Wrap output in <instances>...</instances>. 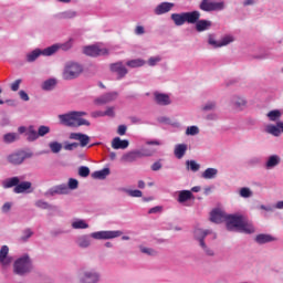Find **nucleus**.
Here are the masks:
<instances>
[{
  "instance_id": "nucleus-1",
  "label": "nucleus",
  "mask_w": 283,
  "mask_h": 283,
  "mask_svg": "<svg viewBox=\"0 0 283 283\" xmlns=\"http://www.w3.org/2000/svg\"><path fill=\"white\" fill-rule=\"evenodd\" d=\"M72 43H73V40H69L66 43L53 44L44 49L43 51L35 49L31 53L27 54V61L28 63H34V61L39 59L41 54H43V56H52V54H56L59 50H64V51L71 50Z\"/></svg>"
},
{
  "instance_id": "nucleus-2",
  "label": "nucleus",
  "mask_w": 283,
  "mask_h": 283,
  "mask_svg": "<svg viewBox=\"0 0 283 283\" xmlns=\"http://www.w3.org/2000/svg\"><path fill=\"white\" fill-rule=\"evenodd\" d=\"M83 116H87V113L73 111L59 115V120L61 125H64L65 127H81L83 125L90 127V122L83 118Z\"/></svg>"
},
{
  "instance_id": "nucleus-3",
  "label": "nucleus",
  "mask_w": 283,
  "mask_h": 283,
  "mask_svg": "<svg viewBox=\"0 0 283 283\" xmlns=\"http://www.w3.org/2000/svg\"><path fill=\"white\" fill-rule=\"evenodd\" d=\"M200 19V11H192V12H182V13H172L171 20L174 21L175 25H185L186 23H198Z\"/></svg>"
},
{
  "instance_id": "nucleus-4",
  "label": "nucleus",
  "mask_w": 283,
  "mask_h": 283,
  "mask_svg": "<svg viewBox=\"0 0 283 283\" xmlns=\"http://www.w3.org/2000/svg\"><path fill=\"white\" fill-rule=\"evenodd\" d=\"M13 271L17 275H25V273H30L32 271V261L30 256L24 255L18 259L13 264Z\"/></svg>"
},
{
  "instance_id": "nucleus-5",
  "label": "nucleus",
  "mask_w": 283,
  "mask_h": 283,
  "mask_svg": "<svg viewBox=\"0 0 283 283\" xmlns=\"http://www.w3.org/2000/svg\"><path fill=\"white\" fill-rule=\"evenodd\" d=\"M82 72L83 66H81V64L72 63L65 67L62 76L65 81H72V78L81 76Z\"/></svg>"
},
{
  "instance_id": "nucleus-6",
  "label": "nucleus",
  "mask_w": 283,
  "mask_h": 283,
  "mask_svg": "<svg viewBox=\"0 0 283 283\" xmlns=\"http://www.w3.org/2000/svg\"><path fill=\"white\" fill-rule=\"evenodd\" d=\"M211 233V230H202L196 229L195 230V238L199 241L200 247L203 249L205 253L208 255H213V250L207 248V243H205V238Z\"/></svg>"
},
{
  "instance_id": "nucleus-7",
  "label": "nucleus",
  "mask_w": 283,
  "mask_h": 283,
  "mask_svg": "<svg viewBox=\"0 0 283 283\" xmlns=\"http://www.w3.org/2000/svg\"><path fill=\"white\" fill-rule=\"evenodd\" d=\"M199 8L203 12H216L218 10H224V2H214L212 0H202Z\"/></svg>"
},
{
  "instance_id": "nucleus-8",
  "label": "nucleus",
  "mask_w": 283,
  "mask_h": 283,
  "mask_svg": "<svg viewBox=\"0 0 283 283\" xmlns=\"http://www.w3.org/2000/svg\"><path fill=\"white\" fill-rule=\"evenodd\" d=\"M123 235V231L115 230V231H98L93 232L91 234L94 240H114V238H120Z\"/></svg>"
},
{
  "instance_id": "nucleus-9",
  "label": "nucleus",
  "mask_w": 283,
  "mask_h": 283,
  "mask_svg": "<svg viewBox=\"0 0 283 283\" xmlns=\"http://www.w3.org/2000/svg\"><path fill=\"white\" fill-rule=\"evenodd\" d=\"M244 221V217L235 216V214H228L226 222L228 231H233V229H240L242 227V222Z\"/></svg>"
},
{
  "instance_id": "nucleus-10",
  "label": "nucleus",
  "mask_w": 283,
  "mask_h": 283,
  "mask_svg": "<svg viewBox=\"0 0 283 283\" xmlns=\"http://www.w3.org/2000/svg\"><path fill=\"white\" fill-rule=\"evenodd\" d=\"M25 158H32V154H28L25 151H18L7 157L8 163H10V165H22Z\"/></svg>"
},
{
  "instance_id": "nucleus-11",
  "label": "nucleus",
  "mask_w": 283,
  "mask_h": 283,
  "mask_svg": "<svg viewBox=\"0 0 283 283\" xmlns=\"http://www.w3.org/2000/svg\"><path fill=\"white\" fill-rule=\"evenodd\" d=\"M84 54L86 56H106V54H109V51L98 45H90L84 48Z\"/></svg>"
},
{
  "instance_id": "nucleus-12",
  "label": "nucleus",
  "mask_w": 283,
  "mask_h": 283,
  "mask_svg": "<svg viewBox=\"0 0 283 283\" xmlns=\"http://www.w3.org/2000/svg\"><path fill=\"white\" fill-rule=\"evenodd\" d=\"M99 280L98 272L94 270H86L81 275V282L82 283H96Z\"/></svg>"
},
{
  "instance_id": "nucleus-13",
  "label": "nucleus",
  "mask_w": 283,
  "mask_h": 283,
  "mask_svg": "<svg viewBox=\"0 0 283 283\" xmlns=\"http://www.w3.org/2000/svg\"><path fill=\"white\" fill-rule=\"evenodd\" d=\"M69 138L70 140H78L80 147H87V145H90V136L83 133H71Z\"/></svg>"
},
{
  "instance_id": "nucleus-14",
  "label": "nucleus",
  "mask_w": 283,
  "mask_h": 283,
  "mask_svg": "<svg viewBox=\"0 0 283 283\" xmlns=\"http://www.w3.org/2000/svg\"><path fill=\"white\" fill-rule=\"evenodd\" d=\"M117 98H118L117 92L106 93L95 99V105H107V103H112V101H116Z\"/></svg>"
},
{
  "instance_id": "nucleus-15",
  "label": "nucleus",
  "mask_w": 283,
  "mask_h": 283,
  "mask_svg": "<svg viewBox=\"0 0 283 283\" xmlns=\"http://www.w3.org/2000/svg\"><path fill=\"white\" fill-rule=\"evenodd\" d=\"M8 253H10V248L2 245L0 249V264L2 266H10L12 264V258L8 256Z\"/></svg>"
},
{
  "instance_id": "nucleus-16",
  "label": "nucleus",
  "mask_w": 283,
  "mask_h": 283,
  "mask_svg": "<svg viewBox=\"0 0 283 283\" xmlns=\"http://www.w3.org/2000/svg\"><path fill=\"white\" fill-rule=\"evenodd\" d=\"M208 43L210 45H213V48H224V45H229V43H233V36L231 35H227L224 38H222V40L220 42L216 41V39H213V36H209Z\"/></svg>"
},
{
  "instance_id": "nucleus-17",
  "label": "nucleus",
  "mask_w": 283,
  "mask_h": 283,
  "mask_svg": "<svg viewBox=\"0 0 283 283\" xmlns=\"http://www.w3.org/2000/svg\"><path fill=\"white\" fill-rule=\"evenodd\" d=\"M227 217L228 214L221 210H212L210 213V220L216 224H220L221 222H227Z\"/></svg>"
},
{
  "instance_id": "nucleus-18",
  "label": "nucleus",
  "mask_w": 283,
  "mask_h": 283,
  "mask_svg": "<svg viewBox=\"0 0 283 283\" xmlns=\"http://www.w3.org/2000/svg\"><path fill=\"white\" fill-rule=\"evenodd\" d=\"M111 71L118 75V78H123L127 74V67L123 65V62L111 64Z\"/></svg>"
},
{
  "instance_id": "nucleus-19",
  "label": "nucleus",
  "mask_w": 283,
  "mask_h": 283,
  "mask_svg": "<svg viewBox=\"0 0 283 283\" xmlns=\"http://www.w3.org/2000/svg\"><path fill=\"white\" fill-rule=\"evenodd\" d=\"M171 8H174V3L171 2H163L155 9V14H167V12H171Z\"/></svg>"
},
{
  "instance_id": "nucleus-20",
  "label": "nucleus",
  "mask_w": 283,
  "mask_h": 283,
  "mask_svg": "<svg viewBox=\"0 0 283 283\" xmlns=\"http://www.w3.org/2000/svg\"><path fill=\"white\" fill-rule=\"evenodd\" d=\"M112 147L113 149H127V147H129V140L120 139V137H115L112 140Z\"/></svg>"
},
{
  "instance_id": "nucleus-21",
  "label": "nucleus",
  "mask_w": 283,
  "mask_h": 283,
  "mask_svg": "<svg viewBox=\"0 0 283 283\" xmlns=\"http://www.w3.org/2000/svg\"><path fill=\"white\" fill-rule=\"evenodd\" d=\"M70 191V188L66 185H60V186H55L53 187L49 193L50 196H63L65 193H67Z\"/></svg>"
},
{
  "instance_id": "nucleus-22",
  "label": "nucleus",
  "mask_w": 283,
  "mask_h": 283,
  "mask_svg": "<svg viewBox=\"0 0 283 283\" xmlns=\"http://www.w3.org/2000/svg\"><path fill=\"white\" fill-rule=\"evenodd\" d=\"M29 189H32V182L30 181H20L17 187H14V193H25Z\"/></svg>"
},
{
  "instance_id": "nucleus-23",
  "label": "nucleus",
  "mask_w": 283,
  "mask_h": 283,
  "mask_svg": "<svg viewBox=\"0 0 283 283\" xmlns=\"http://www.w3.org/2000/svg\"><path fill=\"white\" fill-rule=\"evenodd\" d=\"M19 182H21L19 177L8 178L2 182V187L3 189H12V187L19 186Z\"/></svg>"
},
{
  "instance_id": "nucleus-24",
  "label": "nucleus",
  "mask_w": 283,
  "mask_h": 283,
  "mask_svg": "<svg viewBox=\"0 0 283 283\" xmlns=\"http://www.w3.org/2000/svg\"><path fill=\"white\" fill-rule=\"evenodd\" d=\"M155 101L157 105H169L171 103L169 95L163 93H155Z\"/></svg>"
},
{
  "instance_id": "nucleus-25",
  "label": "nucleus",
  "mask_w": 283,
  "mask_h": 283,
  "mask_svg": "<svg viewBox=\"0 0 283 283\" xmlns=\"http://www.w3.org/2000/svg\"><path fill=\"white\" fill-rule=\"evenodd\" d=\"M195 23L197 32H205V30H209L211 28V21L209 20H197Z\"/></svg>"
},
{
  "instance_id": "nucleus-26",
  "label": "nucleus",
  "mask_w": 283,
  "mask_h": 283,
  "mask_svg": "<svg viewBox=\"0 0 283 283\" xmlns=\"http://www.w3.org/2000/svg\"><path fill=\"white\" fill-rule=\"evenodd\" d=\"M239 231L241 233H255V228L253 227V224L247 222V219H243V221L239 228Z\"/></svg>"
},
{
  "instance_id": "nucleus-27",
  "label": "nucleus",
  "mask_w": 283,
  "mask_h": 283,
  "mask_svg": "<svg viewBox=\"0 0 283 283\" xmlns=\"http://www.w3.org/2000/svg\"><path fill=\"white\" fill-rule=\"evenodd\" d=\"M185 154H187V145L186 144H178L175 147V156L179 160L185 157Z\"/></svg>"
},
{
  "instance_id": "nucleus-28",
  "label": "nucleus",
  "mask_w": 283,
  "mask_h": 283,
  "mask_svg": "<svg viewBox=\"0 0 283 283\" xmlns=\"http://www.w3.org/2000/svg\"><path fill=\"white\" fill-rule=\"evenodd\" d=\"M275 238L271 234H258L255 238V242L258 244H266L268 242H274Z\"/></svg>"
},
{
  "instance_id": "nucleus-29",
  "label": "nucleus",
  "mask_w": 283,
  "mask_h": 283,
  "mask_svg": "<svg viewBox=\"0 0 283 283\" xmlns=\"http://www.w3.org/2000/svg\"><path fill=\"white\" fill-rule=\"evenodd\" d=\"M109 176V168H104L92 174V178L97 180H105Z\"/></svg>"
},
{
  "instance_id": "nucleus-30",
  "label": "nucleus",
  "mask_w": 283,
  "mask_h": 283,
  "mask_svg": "<svg viewBox=\"0 0 283 283\" xmlns=\"http://www.w3.org/2000/svg\"><path fill=\"white\" fill-rule=\"evenodd\" d=\"M191 198H193L191 190H181L178 196V202H187V200H191Z\"/></svg>"
},
{
  "instance_id": "nucleus-31",
  "label": "nucleus",
  "mask_w": 283,
  "mask_h": 283,
  "mask_svg": "<svg viewBox=\"0 0 283 283\" xmlns=\"http://www.w3.org/2000/svg\"><path fill=\"white\" fill-rule=\"evenodd\" d=\"M277 165H280V156L272 155L269 157L265 167L266 169H273V167H277Z\"/></svg>"
},
{
  "instance_id": "nucleus-32",
  "label": "nucleus",
  "mask_w": 283,
  "mask_h": 283,
  "mask_svg": "<svg viewBox=\"0 0 283 283\" xmlns=\"http://www.w3.org/2000/svg\"><path fill=\"white\" fill-rule=\"evenodd\" d=\"M202 178H205V180H212V178H216V176H218V169L216 168H208L202 172Z\"/></svg>"
},
{
  "instance_id": "nucleus-33",
  "label": "nucleus",
  "mask_w": 283,
  "mask_h": 283,
  "mask_svg": "<svg viewBox=\"0 0 283 283\" xmlns=\"http://www.w3.org/2000/svg\"><path fill=\"white\" fill-rule=\"evenodd\" d=\"M54 87H56V80L54 78L46 80L42 84V90H44V92H52Z\"/></svg>"
},
{
  "instance_id": "nucleus-34",
  "label": "nucleus",
  "mask_w": 283,
  "mask_h": 283,
  "mask_svg": "<svg viewBox=\"0 0 283 283\" xmlns=\"http://www.w3.org/2000/svg\"><path fill=\"white\" fill-rule=\"evenodd\" d=\"M232 103L234 107H237V109H242L247 107V99L239 96L233 97Z\"/></svg>"
},
{
  "instance_id": "nucleus-35",
  "label": "nucleus",
  "mask_w": 283,
  "mask_h": 283,
  "mask_svg": "<svg viewBox=\"0 0 283 283\" xmlns=\"http://www.w3.org/2000/svg\"><path fill=\"white\" fill-rule=\"evenodd\" d=\"M15 140H19V135L17 133H9L3 136V143L7 145L14 143Z\"/></svg>"
},
{
  "instance_id": "nucleus-36",
  "label": "nucleus",
  "mask_w": 283,
  "mask_h": 283,
  "mask_svg": "<svg viewBox=\"0 0 283 283\" xmlns=\"http://www.w3.org/2000/svg\"><path fill=\"white\" fill-rule=\"evenodd\" d=\"M265 132H266L268 134H271L272 136H280V134H281V130H280V128L277 127V124H276V125H268V126L265 127Z\"/></svg>"
},
{
  "instance_id": "nucleus-37",
  "label": "nucleus",
  "mask_w": 283,
  "mask_h": 283,
  "mask_svg": "<svg viewBox=\"0 0 283 283\" xmlns=\"http://www.w3.org/2000/svg\"><path fill=\"white\" fill-rule=\"evenodd\" d=\"M126 65L128 67H143V65H145V60H142V59L130 60L126 62Z\"/></svg>"
},
{
  "instance_id": "nucleus-38",
  "label": "nucleus",
  "mask_w": 283,
  "mask_h": 283,
  "mask_svg": "<svg viewBox=\"0 0 283 283\" xmlns=\"http://www.w3.org/2000/svg\"><path fill=\"white\" fill-rule=\"evenodd\" d=\"M268 118H270V120L275 123V120H280V118H282V112L277 109L271 111L268 113Z\"/></svg>"
},
{
  "instance_id": "nucleus-39",
  "label": "nucleus",
  "mask_w": 283,
  "mask_h": 283,
  "mask_svg": "<svg viewBox=\"0 0 283 283\" xmlns=\"http://www.w3.org/2000/svg\"><path fill=\"white\" fill-rule=\"evenodd\" d=\"M122 160L124 163H136V160H138V159L136 157V153L133 150V151H129L128 154L124 155L122 157Z\"/></svg>"
},
{
  "instance_id": "nucleus-40",
  "label": "nucleus",
  "mask_w": 283,
  "mask_h": 283,
  "mask_svg": "<svg viewBox=\"0 0 283 283\" xmlns=\"http://www.w3.org/2000/svg\"><path fill=\"white\" fill-rule=\"evenodd\" d=\"M77 244H78V247H81V249H87V247H90V244H91V241H90V239H88V237H80L78 239H77Z\"/></svg>"
},
{
  "instance_id": "nucleus-41",
  "label": "nucleus",
  "mask_w": 283,
  "mask_h": 283,
  "mask_svg": "<svg viewBox=\"0 0 283 283\" xmlns=\"http://www.w3.org/2000/svg\"><path fill=\"white\" fill-rule=\"evenodd\" d=\"M28 136V140L32 142V140H36V138H39V132L36 133L34 130V126H30L27 133Z\"/></svg>"
},
{
  "instance_id": "nucleus-42",
  "label": "nucleus",
  "mask_w": 283,
  "mask_h": 283,
  "mask_svg": "<svg viewBox=\"0 0 283 283\" xmlns=\"http://www.w3.org/2000/svg\"><path fill=\"white\" fill-rule=\"evenodd\" d=\"M49 147L53 154H59V151L63 149V145H61V143H57V142L51 143Z\"/></svg>"
},
{
  "instance_id": "nucleus-43",
  "label": "nucleus",
  "mask_w": 283,
  "mask_h": 283,
  "mask_svg": "<svg viewBox=\"0 0 283 283\" xmlns=\"http://www.w3.org/2000/svg\"><path fill=\"white\" fill-rule=\"evenodd\" d=\"M188 169L191 171H199L200 170V164L196 163V160H188L186 163Z\"/></svg>"
},
{
  "instance_id": "nucleus-44",
  "label": "nucleus",
  "mask_w": 283,
  "mask_h": 283,
  "mask_svg": "<svg viewBox=\"0 0 283 283\" xmlns=\"http://www.w3.org/2000/svg\"><path fill=\"white\" fill-rule=\"evenodd\" d=\"M72 227L73 229H87L90 226L83 220H77L72 223Z\"/></svg>"
},
{
  "instance_id": "nucleus-45",
  "label": "nucleus",
  "mask_w": 283,
  "mask_h": 283,
  "mask_svg": "<svg viewBox=\"0 0 283 283\" xmlns=\"http://www.w3.org/2000/svg\"><path fill=\"white\" fill-rule=\"evenodd\" d=\"M186 134H187V136H196V135L200 134V129L198 128V126H189L186 129Z\"/></svg>"
},
{
  "instance_id": "nucleus-46",
  "label": "nucleus",
  "mask_w": 283,
  "mask_h": 283,
  "mask_svg": "<svg viewBox=\"0 0 283 283\" xmlns=\"http://www.w3.org/2000/svg\"><path fill=\"white\" fill-rule=\"evenodd\" d=\"M78 176H81V178H87V176H90V167L81 166L78 168Z\"/></svg>"
},
{
  "instance_id": "nucleus-47",
  "label": "nucleus",
  "mask_w": 283,
  "mask_h": 283,
  "mask_svg": "<svg viewBox=\"0 0 283 283\" xmlns=\"http://www.w3.org/2000/svg\"><path fill=\"white\" fill-rule=\"evenodd\" d=\"M63 149L65 151H74V149H78V143H65Z\"/></svg>"
},
{
  "instance_id": "nucleus-48",
  "label": "nucleus",
  "mask_w": 283,
  "mask_h": 283,
  "mask_svg": "<svg viewBox=\"0 0 283 283\" xmlns=\"http://www.w3.org/2000/svg\"><path fill=\"white\" fill-rule=\"evenodd\" d=\"M23 234L24 235L21 237V240H22V242H27L28 240H30V238H32V235H34V232H32L31 229H25L23 231Z\"/></svg>"
},
{
  "instance_id": "nucleus-49",
  "label": "nucleus",
  "mask_w": 283,
  "mask_h": 283,
  "mask_svg": "<svg viewBox=\"0 0 283 283\" xmlns=\"http://www.w3.org/2000/svg\"><path fill=\"white\" fill-rule=\"evenodd\" d=\"M50 132V127L49 126H40L39 128H38V136H39V138H40V136L41 137H43V136H46V134Z\"/></svg>"
},
{
  "instance_id": "nucleus-50",
  "label": "nucleus",
  "mask_w": 283,
  "mask_h": 283,
  "mask_svg": "<svg viewBox=\"0 0 283 283\" xmlns=\"http://www.w3.org/2000/svg\"><path fill=\"white\" fill-rule=\"evenodd\" d=\"M240 196L241 198H251V196H253V192H251V189L249 188H241Z\"/></svg>"
},
{
  "instance_id": "nucleus-51",
  "label": "nucleus",
  "mask_w": 283,
  "mask_h": 283,
  "mask_svg": "<svg viewBox=\"0 0 283 283\" xmlns=\"http://www.w3.org/2000/svg\"><path fill=\"white\" fill-rule=\"evenodd\" d=\"M127 195L130 196V198H143V191L140 190H127Z\"/></svg>"
},
{
  "instance_id": "nucleus-52",
  "label": "nucleus",
  "mask_w": 283,
  "mask_h": 283,
  "mask_svg": "<svg viewBox=\"0 0 283 283\" xmlns=\"http://www.w3.org/2000/svg\"><path fill=\"white\" fill-rule=\"evenodd\" d=\"M142 153L144 154L145 158H147L149 156H154V154H156V150L151 148H142Z\"/></svg>"
},
{
  "instance_id": "nucleus-53",
  "label": "nucleus",
  "mask_w": 283,
  "mask_h": 283,
  "mask_svg": "<svg viewBox=\"0 0 283 283\" xmlns=\"http://www.w3.org/2000/svg\"><path fill=\"white\" fill-rule=\"evenodd\" d=\"M140 251L142 253H146V255H156V251L151 248L140 247Z\"/></svg>"
},
{
  "instance_id": "nucleus-54",
  "label": "nucleus",
  "mask_w": 283,
  "mask_h": 283,
  "mask_svg": "<svg viewBox=\"0 0 283 283\" xmlns=\"http://www.w3.org/2000/svg\"><path fill=\"white\" fill-rule=\"evenodd\" d=\"M69 189H78V180L71 178L69 180Z\"/></svg>"
},
{
  "instance_id": "nucleus-55",
  "label": "nucleus",
  "mask_w": 283,
  "mask_h": 283,
  "mask_svg": "<svg viewBox=\"0 0 283 283\" xmlns=\"http://www.w3.org/2000/svg\"><path fill=\"white\" fill-rule=\"evenodd\" d=\"M20 85H21V80H15V81L11 84V90H12V92H19Z\"/></svg>"
},
{
  "instance_id": "nucleus-56",
  "label": "nucleus",
  "mask_w": 283,
  "mask_h": 283,
  "mask_svg": "<svg viewBox=\"0 0 283 283\" xmlns=\"http://www.w3.org/2000/svg\"><path fill=\"white\" fill-rule=\"evenodd\" d=\"M117 134L119 136H125V134H127V126L125 125H119L117 128Z\"/></svg>"
},
{
  "instance_id": "nucleus-57",
  "label": "nucleus",
  "mask_w": 283,
  "mask_h": 283,
  "mask_svg": "<svg viewBox=\"0 0 283 283\" xmlns=\"http://www.w3.org/2000/svg\"><path fill=\"white\" fill-rule=\"evenodd\" d=\"M211 109H216V103H213V102H209L208 104H206V105L203 106V111H205V112H209V111H211Z\"/></svg>"
},
{
  "instance_id": "nucleus-58",
  "label": "nucleus",
  "mask_w": 283,
  "mask_h": 283,
  "mask_svg": "<svg viewBox=\"0 0 283 283\" xmlns=\"http://www.w3.org/2000/svg\"><path fill=\"white\" fill-rule=\"evenodd\" d=\"M151 169L153 171H160V169H163V164H160V161H156L151 165Z\"/></svg>"
},
{
  "instance_id": "nucleus-59",
  "label": "nucleus",
  "mask_w": 283,
  "mask_h": 283,
  "mask_svg": "<svg viewBox=\"0 0 283 283\" xmlns=\"http://www.w3.org/2000/svg\"><path fill=\"white\" fill-rule=\"evenodd\" d=\"M104 116H111V118H114V116H115L114 107H108V108L104 112Z\"/></svg>"
},
{
  "instance_id": "nucleus-60",
  "label": "nucleus",
  "mask_w": 283,
  "mask_h": 283,
  "mask_svg": "<svg viewBox=\"0 0 283 283\" xmlns=\"http://www.w3.org/2000/svg\"><path fill=\"white\" fill-rule=\"evenodd\" d=\"M160 211H163V207L156 206V207L149 209L148 213H150V214L151 213H160Z\"/></svg>"
},
{
  "instance_id": "nucleus-61",
  "label": "nucleus",
  "mask_w": 283,
  "mask_h": 283,
  "mask_svg": "<svg viewBox=\"0 0 283 283\" xmlns=\"http://www.w3.org/2000/svg\"><path fill=\"white\" fill-rule=\"evenodd\" d=\"M135 34H137V35L145 34V27L137 25L135 29Z\"/></svg>"
},
{
  "instance_id": "nucleus-62",
  "label": "nucleus",
  "mask_w": 283,
  "mask_h": 283,
  "mask_svg": "<svg viewBox=\"0 0 283 283\" xmlns=\"http://www.w3.org/2000/svg\"><path fill=\"white\" fill-rule=\"evenodd\" d=\"M35 205H36V207H39L40 209H48V207H49L48 202L42 201V200L36 201Z\"/></svg>"
},
{
  "instance_id": "nucleus-63",
  "label": "nucleus",
  "mask_w": 283,
  "mask_h": 283,
  "mask_svg": "<svg viewBox=\"0 0 283 283\" xmlns=\"http://www.w3.org/2000/svg\"><path fill=\"white\" fill-rule=\"evenodd\" d=\"M19 96L22 101H30V96L28 95V93H25V91H20Z\"/></svg>"
},
{
  "instance_id": "nucleus-64",
  "label": "nucleus",
  "mask_w": 283,
  "mask_h": 283,
  "mask_svg": "<svg viewBox=\"0 0 283 283\" xmlns=\"http://www.w3.org/2000/svg\"><path fill=\"white\" fill-rule=\"evenodd\" d=\"M159 61H160V57H150V59L148 60V64H149L150 66H154V65H156V63H159Z\"/></svg>"
}]
</instances>
